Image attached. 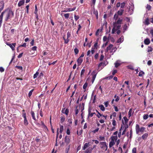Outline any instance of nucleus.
I'll return each instance as SVG.
<instances>
[{
    "label": "nucleus",
    "mask_w": 153,
    "mask_h": 153,
    "mask_svg": "<svg viewBox=\"0 0 153 153\" xmlns=\"http://www.w3.org/2000/svg\"><path fill=\"white\" fill-rule=\"evenodd\" d=\"M29 40V39L28 38H26L25 40V42H27Z\"/></svg>",
    "instance_id": "obj_23"
},
{
    "label": "nucleus",
    "mask_w": 153,
    "mask_h": 153,
    "mask_svg": "<svg viewBox=\"0 0 153 153\" xmlns=\"http://www.w3.org/2000/svg\"><path fill=\"white\" fill-rule=\"evenodd\" d=\"M45 88H47V86H46Z\"/></svg>",
    "instance_id": "obj_44"
},
{
    "label": "nucleus",
    "mask_w": 153,
    "mask_h": 153,
    "mask_svg": "<svg viewBox=\"0 0 153 153\" xmlns=\"http://www.w3.org/2000/svg\"><path fill=\"white\" fill-rule=\"evenodd\" d=\"M22 116L24 117V118H26V113H23L22 114Z\"/></svg>",
    "instance_id": "obj_19"
},
{
    "label": "nucleus",
    "mask_w": 153,
    "mask_h": 153,
    "mask_svg": "<svg viewBox=\"0 0 153 153\" xmlns=\"http://www.w3.org/2000/svg\"><path fill=\"white\" fill-rule=\"evenodd\" d=\"M51 23L53 25H54V23L53 22V21L51 20Z\"/></svg>",
    "instance_id": "obj_24"
},
{
    "label": "nucleus",
    "mask_w": 153,
    "mask_h": 153,
    "mask_svg": "<svg viewBox=\"0 0 153 153\" xmlns=\"http://www.w3.org/2000/svg\"><path fill=\"white\" fill-rule=\"evenodd\" d=\"M38 106L39 108H40L41 107V105L40 103H39L38 104Z\"/></svg>",
    "instance_id": "obj_30"
},
{
    "label": "nucleus",
    "mask_w": 153,
    "mask_h": 153,
    "mask_svg": "<svg viewBox=\"0 0 153 153\" xmlns=\"http://www.w3.org/2000/svg\"><path fill=\"white\" fill-rule=\"evenodd\" d=\"M37 48L36 46H34L32 48V50L33 51H36Z\"/></svg>",
    "instance_id": "obj_15"
},
{
    "label": "nucleus",
    "mask_w": 153,
    "mask_h": 153,
    "mask_svg": "<svg viewBox=\"0 0 153 153\" xmlns=\"http://www.w3.org/2000/svg\"><path fill=\"white\" fill-rule=\"evenodd\" d=\"M36 140L37 142H38L40 140V139L38 138H36Z\"/></svg>",
    "instance_id": "obj_26"
},
{
    "label": "nucleus",
    "mask_w": 153,
    "mask_h": 153,
    "mask_svg": "<svg viewBox=\"0 0 153 153\" xmlns=\"http://www.w3.org/2000/svg\"><path fill=\"white\" fill-rule=\"evenodd\" d=\"M24 1H25V0H24Z\"/></svg>",
    "instance_id": "obj_45"
},
{
    "label": "nucleus",
    "mask_w": 153,
    "mask_h": 153,
    "mask_svg": "<svg viewBox=\"0 0 153 153\" xmlns=\"http://www.w3.org/2000/svg\"><path fill=\"white\" fill-rule=\"evenodd\" d=\"M16 79L17 80H22L23 79L22 78H19V77H16Z\"/></svg>",
    "instance_id": "obj_21"
},
{
    "label": "nucleus",
    "mask_w": 153,
    "mask_h": 153,
    "mask_svg": "<svg viewBox=\"0 0 153 153\" xmlns=\"http://www.w3.org/2000/svg\"><path fill=\"white\" fill-rule=\"evenodd\" d=\"M14 13L12 10L10 9L9 10V12L7 14L5 19V21H7L8 19H10L11 18L13 17Z\"/></svg>",
    "instance_id": "obj_1"
},
{
    "label": "nucleus",
    "mask_w": 153,
    "mask_h": 153,
    "mask_svg": "<svg viewBox=\"0 0 153 153\" xmlns=\"http://www.w3.org/2000/svg\"><path fill=\"white\" fill-rule=\"evenodd\" d=\"M41 123H42V125L43 126L47 129L48 128L47 127V126L45 125L44 123H43L42 122Z\"/></svg>",
    "instance_id": "obj_18"
},
{
    "label": "nucleus",
    "mask_w": 153,
    "mask_h": 153,
    "mask_svg": "<svg viewBox=\"0 0 153 153\" xmlns=\"http://www.w3.org/2000/svg\"><path fill=\"white\" fill-rule=\"evenodd\" d=\"M13 30H14V29H12V30H11V31H13Z\"/></svg>",
    "instance_id": "obj_37"
},
{
    "label": "nucleus",
    "mask_w": 153,
    "mask_h": 153,
    "mask_svg": "<svg viewBox=\"0 0 153 153\" xmlns=\"http://www.w3.org/2000/svg\"><path fill=\"white\" fill-rule=\"evenodd\" d=\"M50 120H51V118H50ZM50 122H51V120H50Z\"/></svg>",
    "instance_id": "obj_43"
},
{
    "label": "nucleus",
    "mask_w": 153,
    "mask_h": 153,
    "mask_svg": "<svg viewBox=\"0 0 153 153\" xmlns=\"http://www.w3.org/2000/svg\"><path fill=\"white\" fill-rule=\"evenodd\" d=\"M50 64H51V63H49V65H50Z\"/></svg>",
    "instance_id": "obj_41"
},
{
    "label": "nucleus",
    "mask_w": 153,
    "mask_h": 153,
    "mask_svg": "<svg viewBox=\"0 0 153 153\" xmlns=\"http://www.w3.org/2000/svg\"><path fill=\"white\" fill-rule=\"evenodd\" d=\"M31 115L33 118L34 120H36V119L35 116V114L33 111H31Z\"/></svg>",
    "instance_id": "obj_4"
},
{
    "label": "nucleus",
    "mask_w": 153,
    "mask_h": 153,
    "mask_svg": "<svg viewBox=\"0 0 153 153\" xmlns=\"http://www.w3.org/2000/svg\"><path fill=\"white\" fill-rule=\"evenodd\" d=\"M4 69L2 67H0V71L2 72L4 71Z\"/></svg>",
    "instance_id": "obj_12"
},
{
    "label": "nucleus",
    "mask_w": 153,
    "mask_h": 153,
    "mask_svg": "<svg viewBox=\"0 0 153 153\" xmlns=\"http://www.w3.org/2000/svg\"><path fill=\"white\" fill-rule=\"evenodd\" d=\"M37 11H38V10H37V5H35V10L34 11V13L35 14H37Z\"/></svg>",
    "instance_id": "obj_8"
},
{
    "label": "nucleus",
    "mask_w": 153,
    "mask_h": 153,
    "mask_svg": "<svg viewBox=\"0 0 153 153\" xmlns=\"http://www.w3.org/2000/svg\"><path fill=\"white\" fill-rule=\"evenodd\" d=\"M39 74V72H36V73L34 74L33 75V78L34 79H35L37 77V76L38 75V74Z\"/></svg>",
    "instance_id": "obj_7"
},
{
    "label": "nucleus",
    "mask_w": 153,
    "mask_h": 153,
    "mask_svg": "<svg viewBox=\"0 0 153 153\" xmlns=\"http://www.w3.org/2000/svg\"><path fill=\"white\" fill-rule=\"evenodd\" d=\"M24 123L25 125L26 126L28 124V122L26 118H24Z\"/></svg>",
    "instance_id": "obj_6"
},
{
    "label": "nucleus",
    "mask_w": 153,
    "mask_h": 153,
    "mask_svg": "<svg viewBox=\"0 0 153 153\" xmlns=\"http://www.w3.org/2000/svg\"><path fill=\"white\" fill-rule=\"evenodd\" d=\"M48 53L47 52L45 51L43 53V55L45 56Z\"/></svg>",
    "instance_id": "obj_22"
},
{
    "label": "nucleus",
    "mask_w": 153,
    "mask_h": 153,
    "mask_svg": "<svg viewBox=\"0 0 153 153\" xmlns=\"http://www.w3.org/2000/svg\"><path fill=\"white\" fill-rule=\"evenodd\" d=\"M23 54V53H22L19 54V55L18 56V58H21Z\"/></svg>",
    "instance_id": "obj_14"
},
{
    "label": "nucleus",
    "mask_w": 153,
    "mask_h": 153,
    "mask_svg": "<svg viewBox=\"0 0 153 153\" xmlns=\"http://www.w3.org/2000/svg\"><path fill=\"white\" fill-rule=\"evenodd\" d=\"M25 111V110H23V111Z\"/></svg>",
    "instance_id": "obj_42"
},
{
    "label": "nucleus",
    "mask_w": 153,
    "mask_h": 153,
    "mask_svg": "<svg viewBox=\"0 0 153 153\" xmlns=\"http://www.w3.org/2000/svg\"><path fill=\"white\" fill-rule=\"evenodd\" d=\"M26 43H24L22 45L19 46V47H26Z\"/></svg>",
    "instance_id": "obj_10"
},
{
    "label": "nucleus",
    "mask_w": 153,
    "mask_h": 153,
    "mask_svg": "<svg viewBox=\"0 0 153 153\" xmlns=\"http://www.w3.org/2000/svg\"><path fill=\"white\" fill-rule=\"evenodd\" d=\"M34 40L33 39H32V41L31 42H30V44L31 45L33 46L34 45Z\"/></svg>",
    "instance_id": "obj_11"
},
{
    "label": "nucleus",
    "mask_w": 153,
    "mask_h": 153,
    "mask_svg": "<svg viewBox=\"0 0 153 153\" xmlns=\"http://www.w3.org/2000/svg\"><path fill=\"white\" fill-rule=\"evenodd\" d=\"M25 3V1L24 0H22L20 1L18 4V5L19 7H20L22 5H23Z\"/></svg>",
    "instance_id": "obj_3"
},
{
    "label": "nucleus",
    "mask_w": 153,
    "mask_h": 153,
    "mask_svg": "<svg viewBox=\"0 0 153 153\" xmlns=\"http://www.w3.org/2000/svg\"><path fill=\"white\" fill-rule=\"evenodd\" d=\"M16 44V43L12 44L9 43H7V45L9 46L11 48L13 51L15 50L14 47H15Z\"/></svg>",
    "instance_id": "obj_2"
},
{
    "label": "nucleus",
    "mask_w": 153,
    "mask_h": 153,
    "mask_svg": "<svg viewBox=\"0 0 153 153\" xmlns=\"http://www.w3.org/2000/svg\"><path fill=\"white\" fill-rule=\"evenodd\" d=\"M55 89V88H54L53 90H52V91H51V93H52V92L54 90V89Z\"/></svg>",
    "instance_id": "obj_35"
},
{
    "label": "nucleus",
    "mask_w": 153,
    "mask_h": 153,
    "mask_svg": "<svg viewBox=\"0 0 153 153\" xmlns=\"http://www.w3.org/2000/svg\"><path fill=\"white\" fill-rule=\"evenodd\" d=\"M40 75H42V76L43 75V74L42 73L40 74Z\"/></svg>",
    "instance_id": "obj_36"
},
{
    "label": "nucleus",
    "mask_w": 153,
    "mask_h": 153,
    "mask_svg": "<svg viewBox=\"0 0 153 153\" xmlns=\"http://www.w3.org/2000/svg\"><path fill=\"white\" fill-rule=\"evenodd\" d=\"M56 146H57V130L56 131Z\"/></svg>",
    "instance_id": "obj_13"
},
{
    "label": "nucleus",
    "mask_w": 153,
    "mask_h": 153,
    "mask_svg": "<svg viewBox=\"0 0 153 153\" xmlns=\"http://www.w3.org/2000/svg\"><path fill=\"white\" fill-rule=\"evenodd\" d=\"M15 54H14L12 58V60H13L15 58Z\"/></svg>",
    "instance_id": "obj_28"
},
{
    "label": "nucleus",
    "mask_w": 153,
    "mask_h": 153,
    "mask_svg": "<svg viewBox=\"0 0 153 153\" xmlns=\"http://www.w3.org/2000/svg\"><path fill=\"white\" fill-rule=\"evenodd\" d=\"M30 0H26V3H28V2H29L30 1Z\"/></svg>",
    "instance_id": "obj_31"
},
{
    "label": "nucleus",
    "mask_w": 153,
    "mask_h": 153,
    "mask_svg": "<svg viewBox=\"0 0 153 153\" xmlns=\"http://www.w3.org/2000/svg\"><path fill=\"white\" fill-rule=\"evenodd\" d=\"M57 85V84L56 85H55V87H56V85Z\"/></svg>",
    "instance_id": "obj_39"
},
{
    "label": "nucleus",
    "mask_w": 153,
    "mask_h": 153,
    "mask_svg": "<svg viewBox=\"0 0 153 153\" xmlns=\"http://www.w3.org/2000/svg\"><path fill=\"white\" fill-rule=\"evenodd\" d=\"M54 149H53V150H52V152L51 153H56V150L55 152H54Z\"/></svg>",
    "instance_id": "obj_27"
},
{
    "label": "nucleus",
    "mask_w": 153,
    "mask_h": 153,
    "mask_svg": "<svg viewBox=\"0 0 153 153\" xmlns=\"http://www.w3.org/2000/svg\"><path fill=\"white\" fill-rule=\"evenodd\" d=\"M55 32L56 33H57V31H55Z\"/></svg>",
    "instance_id": "obj_38"
},
{
    "label": "nucleus",
    "mask_w": 153,
    "mask_h": 153,
    "mask_svg": "<svg viewBox=\"0 0 153 153\" xmlns=\"http://www.w3.org/2000/svg\"><path fill=\"white\" fill-rule=\"evenodd\" d=\"M6 11V10H5L4 11H3L1 13V14L0 16V20H2L3 15L5 13Z\"/></svg>",
    "instance_id": "obj_5"
},
{
    "label": "nucleus",
    "mask_w": 153,
    "mask_h": 153,
    "mask_svg": "<svg viewBox=\"0 0 153 153\" xmlns=\"http://www.w3.org/2000/svg\"><path fill=\"white\" fill-rule=\"evenodd\" d=\"M19 46L17 48V52H19Z\"/></svg>",
    "instance_id": "obj_32"
},
{
    "label": "nucleus",
    "mask_w": 153,
    "mask_h": 153,
    "mask_svg": "<svg viewBox=\"0 0 153 153\" xmlns=\"http://www.w3.org/2000/svg\"><path fill=\"white\" fill-rule=\"evenodd\" d=\"M33 89L32 90H31L30 91L29 93V94H28V97H30V96L32 95V92H33Z\"/></svg>",
    "instance_id": "obj_9"
},
{
    "label": "nucleus",
    "mask_w": 153,
    "mask_h": 153,
    "mask_svg": "<svg viewBox=\"0 0 153 153\" xmlns=\"http://www.w3.org/2000/svg\"><path fill=\"white\" fill-rule=\"evenodd\" d=\"M16 67L19 69H20L21 70H22L23 69L22 67L21 66H16Z\"/></svg>",
    "instance_id": "obj_17"
},
{
    "label": "nucleus",
    "mask_w": 153,
    "mask_h": 153,
    "mask_svg": "<svg viewBox=\"0 0 153 153\" xmlns=\"http://www.w3.org/2000/svg\"><path fill=\"white\" fill-rule=\"evenodd\" d=\"M42 95H43V94H41L40 96H42Z\"/></svg>",
    "instance_id": "obj_40"
},
{
    "label": "nucleus",
    "mask_w": 153,
    "mask_h": 153,
    "mask_svg": "<svg viewBox=\"0 0 153 153\" xmlns=\"http://www.w3.org/2000/svg\"><path fill=\"white\" fill-rule=\"evenodd\" d=\"M29 7V5H27L26 7V8L27 9V13H28V12H29V11H28Z\"/></svg>",
    "instance_id": "obj_16"
},
{
    "label": "nucleus",
    "mask_w": 153,
    "mask_h": 153,
    "mask_svg": "<svg viewBox=\"0 0 153 153\" xmlns=\"http://www.w3.org/2000/svg\"><path fill=\"white\" fill-rule=\"evenodd\" d=\"M52 132L53 133H54V130L53 128H52Z\"/></svg>",
    "instance_id": "obj_34"
},
{
    "label": "nucleus",
    "mask_w": 153,
    "mask_h": 153,
    "mask_svg": "<svg viewBox=\"0 0 153 153\" xmlns=\"http://www.w3.org/2000/svg\"><path fill=\"white\" fill-rule=\"evenodd\" d=\"M57 61L53 62L51 64L54 65L56 62Z\"/></svg>",
    "instance_id": "obj_29"
},
{
    "label": "nucleus",
    "mask_w": 153,
    "mask_h": 153,
    "mask_svg": "<svg viewBox=\"0 0 153 153\" xmlns=\"http://www.w3.org/2000/svg\"><path fill=\"white\" fill-rule=\"evenodd\" d=\"M36 18L37 19H38V13L36 14Z\"/></svg>",
    "instance_id": "obj_25"
},
{
    "label": "nucleus",
    "mask_w": 153,
    "mask_h": 153,
    "mask_svg": "<svg viewBox=\"0 0 153 153\" xmlns=\"http://www.w3.org/2000/svg\"><path fill=\"white\" fill-rule=\"evenodd\" d=\"M40 115L42 117L43 115H42V111L41 110L40 111Z\"/></svg>",
    "instance_id": "obj_20"
},
{
    "label": "nucleus",
    "mask_w": 153,
    "mask_h": 153,
    "mask_svg": "<svg viewBox=\"0 0 153 153\" xmlns=\"http://www.w3.org/2000/svg\"><path fill=\"white\" fill-rule=\"evenodd\" d=\"M13 60H12V59H11V61H10V62L9 65H10L11 63L13 62Z\"/></svg>",
    "instance_id": "obj_33"
}]
</instances>
